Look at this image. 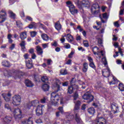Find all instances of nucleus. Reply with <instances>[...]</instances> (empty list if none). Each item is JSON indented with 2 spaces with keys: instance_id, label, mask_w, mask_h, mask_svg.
Instances as JSON below:
<instances>
[{
  "instance_id": "obj_11",
  "label": "nucleus",
  "mask_w": 124,
  "mask_h": 124,
  "mask_svg": "<svg viewBox=\"0 0 124 124\" xmlns=\"http://www.w3.org/2000/svg\"><path fill=\"white\" fill-rule=\"evenodd\" d=\"M1 95L6 102L10 101L11 99V93L10 92H8V93H3L1 94Z\"/></svg>"
},
{
  "instance_id": "obj_46",
  "label": "nucleus",
  "mask_w": 124,
  "mask_h": 124,
  "mask_svg": "<svg viewBox=\"0 0 124 124\" xmlns=\"http://www.w3.org/2000/svg\"><path fill=\"white\" fill-rule=\"evenodd\" d=\"M5 109H7L8 110H10V111H12V109H11V108L10 107V106H9V104H5Z\"/></svg>"
},
{
  "instance_id": "obj_7",
  "label": "nucleus",
  "mask_w": 124,
  "mask_h": 124,
  "mask_svg": "<svg viewBox=\"0 0 124 124\" xmlns=\"http://www.w3.org/2000/svg\"><path fill=\"white\" fill-rule=\"evenodd\" d=\"M13 113L16 120H21V119L23 118V115H22V111H21L20 108H15Z\"/></svg>"
},
{
  "instance_id": "obj_37",
  "label": "nucleus",
  "mask_w": 124,
  "mask_h": 124,
  "mask_svg": "<svg viewBox=\"0 0 124 124\" xmlns=\"http://www.w3.org/2000/svg\"><path fill=\"white\" fill-rule=\"evenodd\" d=\"M83 43L84 47H89L90 45L89 44V41H88V40H84Z\"/></svg>"
},
{
  "instance_id": "obj_26",
  "label": "nucleus",
  "mask_w": 124,
  "mask_h": 124,
  "mask_svg": "<svg viewBox=\"0 0 124 124\" xmlns=\"http://www.w3.org/2000/svg\"><path fill=\"white\" fill-rule=\"evenodd\" d=\"M8 14L10 17L12 19H16V14H15L12 11H9Z\"/></svg>"
},
{
  "instance_id": "obj_14",
  "label": "nucleus",
  "mask_w": 124,
  "mask_h": 124,
  "mask_svg": "<svg viewBox=\"0 0 124 124\" xmlns=\"http://www.w3.org/2000/svg\"><path fill=\"white\" fill-rule=\"evenodd\" d=\"M1 64L2 66H4V67H11V64L10 63V62L9 61L4 60L1 62Z\"/></svg>"
},
{
  "instance_id": "obj_10",
  "label": "nucleus",
  "mask_w": 124,
  "mask_h": 124,
  "mask_svg": "<svg viewBox=\"0 0 124 124\" xmlns=\"http://www.w3.org/2000/svg\"><path fill=\"white\" fill-rule=\"evenodd\" d=\"M43 107H44V106L42 105H39L38 106H37L36 109H35L36 115L37 116H41V115H43Z\"/></svg>"
},
{
  "instance_id": "obj_32",
  "label": "nucleus",
  "mask_w": 124,
  "mask_h": 124,
  "mask_svg": "<svg viewBox=\"0 0 124 124\" xmlns=\"http://www.w3.org/2000/svg\"><path fill=\"white\" fill-rule=\"evenodd\" d=\"M74 90V89H73V87H72V86L71 85L70 86L68 87L67 93L69 94H71L73 93Z\"/></svg>"
},
{
  "instance_id": "obj_5",
  "label": "nucleus",
  "mask_w": 124,
  "mask_h": 124,
  "mask_svg": "<svg viewBox=\"0 0 124 124\" xmlns=\"http://www.w3.org/2000/svg\"><path fill=\"white\" fill-rule=\"evenodd\" d=\"M21 96L15 95L12 98V104L14 106H18L21 103Z\"/></svg>"
},
{
  "instance_id": "obj_49",
  "label": "nucleus",
  "mask_w": 124,
  "mask_h": 124,
  "mask_svg": "<svg viewBox=\"0 0 124 124\" xmlns=\"http://www.w3.org/2000/svg\"><path fill=\"white\" fill-rule=\"evenodd\" d=\"M47 110L53 111V108H52V105H51V104L47 105Z\"/></svg>"
},
{
  "instance_id": "obj_27",
  "label": "nucleus",
  "mask_w": 124,
  "mask_h": 124,
  "mask_svg": "<svg viewBox=\"0 0 124 124\" xmlns=\"http://www.w3.org/2000/svg\"><path fill=\"white\" fill-rule=\"evenodd\" d=\"M16 24L17 28L19 30H23V23L20 21H16Z\"/></svg>"
},
{
  "instance_id": "obj_12",
  "label": "nucleus",
  "mask_w": 124,
  "mask_h": 124,
  "mask_svg": "<svg viewBox=\"0 0 124 124\" xmlns=\"http://www.w3.org/2000/svg\"><path fill=\"white\" fill-rule=\"evenodd\" d=\"M110 108L113 114H117V113H118V111H119V106H118V105L116 103H113L111 104Z\"/></svg>"
},
{
  "instance_id": "obj_21",
  "label": "nucleus",
  "mask_w": 124,
  "mask_h": 124,
  "mask_svg": "<svg viewBox=\"0 0 124 124\" xmlns=\"http://www.w3.org/2000/svg\"><path fill=\"white\" fill-rule=\"evenodd\" d=\"M110 72H111V70L109 68L108 69V71L106 72H103L102 71V75L104 77H105L106 78H108L110 76Z\"/></svg>"
},
{
  "instance_id": "obj_59",
  "label": "nucleus",
  "mask_w": 124,
  "mask_h": 124,
  "mask_svg": "<svg viewBox=\"0 0 124 124\" xmlns=\"http://www.w3.org/2000/svg\"><path fill=\"white\" fill-rule=\"evenodd\" d=\"M51 46H54V47H57L58 42H57V41H54L53 43L51 44Z\"/></svg>"
},
{
  "instance_id": "obj_57",
  "label": "nucleus",
  "mask_w": 124,
  "mask_h": 124,
  "mask_svg": "<svg viewBox=\"0 0 124 124\" xmlns=\"http://www.w3.org/2000/svg\"><path fill=\"white\" fill-rule=\"evenodd\" d=\"M103 19H108V16H107V13L103 14Z\"/></svg>"
},
{
  "instance_id": "obj_1",
  "label": "nucleus",
  "mask_w": 124,
  "mask_h": 124,
  "mask_svg": "<svg viewBox=\"0 0 124 124\" xmlns=\"http://www.w3.org/2000/svg\"><path fill=\"white\" fill-rule=\"evenodd\" d=\"M58 92L59 90H56L51 93L50 102H51L52 105H54V106H56L60 101V96L57 93Z\"/></svg>"
},
{
  "instance_id": "obj_16",
  "label": "nucleus",
  "mask_w": 124,
  "mask_h": 124,
  "mask_svg": "<svg viewBox=\"0 0 124 124\" xmlns=\"http://www.w3.org/2000/svg\"><path fill=\"white\" fill-rule=\"evenodd\" d=\"M89 69V64L87 62H85L83 63L82 72L86 73L88 71Z\"/></svg>"
},
{
  "instance_id": "obj_3",
  "label": "nucleus",
  "mask_w": 124,
  "mask_h": 124,
  "mask_svg": "<svg viewBox=\"0 0 124 124\" xmlns=\"http://www.w3.org/2000/svg\"><path fill=\"white\" fill-rule=\"evenodd\" d=\"M66 6L68 7L69 10L72 14V15H75L78 14V10L75 9V6L73 4V3L70 0L66 2Z\"/></svg>"
},
{
  "instance_id": "obj_51",
  "label": "nucleus",
  "mask_w": 124,
  "mask_h": 124,
  "mask_svg": "<svg viewBox=\"0 0 124 124\" xmlns=\"http://www.w3.org/2000/svg\"><path fill=\"white\" fill-rule=\"evenodd\" d=\"M16 45L15 44H12L11 46L9 47V49L12 51L15 48Z\"/></svg>"
},
{
  "instance_id": "obj_41",
  "label": "nucleus",
  "mask_w": 124,
  "mask_h": 124,
  "mask_svg": "<svg viewBox=\"0 0 124 124\" xmlns=\"http://www.w3.org/2000/svg\"><path fill=\"white\" fill-rule=\"evenodd\" d=\"M89 66H90V67H92V68H93V69H96V67H95V65H94V63H93V62L89 63Z\"/></svg>"
},
{
  "instance_id": "obj_39",
  "label": "nucleus",
  "mask_w": 124,
  "mask_h": 124,
  "mask_svg": "<svg viewBox=\"0 0 124 124\" xmlns=\"http://www.w3.org/2000/svg\"><path fill=\"white\" fill-rule=\"evenodd\" d=\"M34 80L35 82H38L40 80L39 76L37 75H34Z\"/></svg>"
},
{
  "instance_id": "obj_47",
  "label": "nucleus",
  "mask_w": 124,
  "mask_h": 124,
  "mask_svg": "<svg viewBox=\"0 0 124 124\" xmlns=\"http://www.w3.org/2000/svg\"><path fill=\"white\" fill-rule=\"evenodd\" d=\"M118 52L119 53H120L122 57H124V52H123V51H122V48H121V47H118Z\"/></svg>"
},
{
  "instance_id": "obj_48",
  "label": "nucleus",
  "mask_w": 124,
  "mask_h": 124,
  "mask_svg": "<svg viewBox=\"0 0 124 124\" xmlns=\"http://www.w3.org/2000/svg\"><path fill=\"white\" fill-rule=\"evenodd\" d=\"M101 120H104L103 118H100L97 121L96 124H104L102 122H101Z\"/></svg>"
},
{
  "instance_id": "obj_34",
  "label": "nucleus",
  "mask_w": 124,
  "mask_h": 124,
  "mask_svg": "<svg viewBox=\"0 0 124 124\" xmlns=\"http://www.w3.org/2000/svg\"><path fill=\"white\" fill-rule=\"evenodd\" d=\"M119 89L121 92H124V84L120 83L119 84Z\"/></svg>"
},
{
  "instance_id": "obj_50",
  "label": "nucleus",
  "mask_w": 124,
  "mask_h": 124,
  "mask_svg": "<svg viewBox=\"0 0 124 124\" xmlns=\"http://www.w3.org/2000/svg\"><path fill=\"white\" fill-rule=\"evenodd\" d=\"M87 60L89 61L90 63L93 62V59L91 56L87 57Z\"/></svg>"
},
{
  "instance_id": "obj_62",
  "label": "nucleus",
  "mask_w": 124,
  "mask_h": 124,
  "mask_svg": "<svg viewBox=\"0 0 124 124\" xmlns=\"http://www.w3.org/2000/svg\"><path fill=\"white\" fill-rule=\"evenodd\" d=\"M124 8L123 9H120V11L119 12V15H124Z\"/></svg>"
},
{
  "instance_id": "obj_20",
  "label": "nucleus",
  "mask_w": 124,
  "mask_h": 124,
  "mask_svg": "<svg viewBox=\"0 0 124 124\" xmlns=\"http://www.w3.org/2000/svg\"><path fill=\"white\" fill-rule=\"evenodd\" d=\"M55 28L57 31H60L62 30V25L61 24V23L60 22V20H58L55 25Z\"/></svg>"
},
{
  "instance_id": "obj_56",
  "label": "nucleus",
  "mask_w": 124,
  "mask_h": 124,
  "mask_svg": "<svg viewBox=\"0 0 124 124\" xmlns=\"http://www.w3.org/2000/svg\"><path fill=\"white\" fill-rule=\"evenodd\" d=\"M26 20H28V21H30V22H32V21H33L32 18L30 16H26Z\"/></svg>"
},
{
  "instance_id": "obj_63",
  "label": "nucleus",
  "mask_w": 124,
  "mask_h": 124,
  "mask_svg": "<svg viewBox=\"0 0 124 124\" xmlns=\"http://www.w3.org/2000/svg\"><path fill=\"white\" fill-rule=\"evenodd\" d=\"M64 48L66 49H70V45L69 44H66V45L64 46Z\"/></svg>"
},
{
  "instance_id": "obj_33",
  "label": "nucleus",
  "mask_w": 124,
  "mask_h": 124,
  "mask_svg": "<svg viewBox=\"0 0 124 124\" xmlns=\"http://www.w3.org/2000/svg\"><path fill=\"white\" fill-rule=\"evenodd\" d=\"M73 97L74 98V100H77L78 98L79 97V94H78V92H76L73 95Z\"/></svg>"
},
{
  "instance_id": "obj_45",
  "label": "nucleus",
  "mask_w": 124,
  "mask_h": 124,
  "mask_svg": "<svg viewBox=\"0 0 124 124\" xmlns=\"http://www.w3.org/2000/svg\"><path fill=\"white\" fill-rule=\"evenodd\" d=\"M73 55H74V51H72L68 55V58L69 59H72Z\"/></svg>"
},
{
  "instance_id": "obj_4",
  "label": "nucleus",
  "mask_w": 124,
  "mask_h": 124,
  "mask_svg": "<svg viewBox=\"0 0 124 124\" xmlns=\"http://www.w3.org/2000/svg\"><path fill=\"white\" fill-rule=\"evenodd\" d=\"M82 98H83L84 100H87V102L88 103H91V102H93V99H94V97L91 93V92H87L83 94Z\"/></svg>"
},
{
  "instance_id": "obj_22",
  "label": "nucleus",
  "mask_w": 124,
  "mask_h": 124,
  "mask_svg": "<svg viewBox=\"0 0 124 124\" xmlns=\"http://www.w3.org/2000/svg\"><path fill=\"white\" fill-rule=\"evenodd\" d=\"M42 89L44 92H48L50 89V86L47 84H44L42 86Z\"/></svg>"
},
{
  "instance_id": "obj_23",
  "label": "nucleus",
  "mask_w": 124,
  "mask_h": 124,
  "mask_svg": "<svg viewBox=\"0 0 124 124\" xmlns=\"http://www.w3.org/2000/svg\"><path fill=\"white\" fill-rule=\"evenodd\" d=\"M88 112L90 114V115H94V113H95V109L93 108H89L87 110Z\"/></svg>"
},
{
  "instance_id": "obj_61",
  "label": "nucleus",
  "mask_w": 124,
  "mask_h": 124,
  "mask_svg": "<svg viewBox=\"0 0 124 124\" xmlns=\"http://www.w3.org/2000/svg\"><path fill=\"white\" fill-rule=\"evenodd\" d=\"M39 24V28H41V29H43V30H44V29H45V25L41 23H40Z\"/></svg>"
},
{
  "instance_id": "obj_30",
  "label": "nucleus",
  "mask_w": 124,
  "mask_h": 124,
  "mask_svg": "<svg viewBox=\"0 0 124 124\" xmlns=\"http://www.w3.org/2000/svg\"><path fill=\"white\" fill-rule=\"evenodd\" d=\"M41 37L42 39H43V40H44L45 41H47V40H49V37L47 34L45 33H43V34H42Z\"/></svg>"
},
{
  "instance_id": "obj_44",
  "label": "nucleus",
  "mask_w": 124,
  "mask_h": 124,
  "mask_svg": "<svg viewBox=\"0 0 124 124\" xmlns=\"http://www.w3.org/2000/svg\"><path fill=\"white\" fill-rule=\"evenodd\" d=\"M27 124H33V122L31 120V117H29L28 119L27 120Z\"/></svg>"
},
{
  "instance_id": "obj_58",
  "label": "nucleus",
  "mask_w": 124,
  "mask_h": 124,
  "mask_svg": "<svg viewBox=\"0 0 124 124\" xmlns=\"http://www.w3.org/2000/svg\"><path fill=\"white\" fill-rule=\"evenodd\" d=\"M29 52L30 54H31V55L32 54H34V49L33 48H31L29 50Z\"/></svg>"
},
{
  "instance_id": "obj_43",
  "label": "nucleus",
  "mask_w": 124,
  "mask_h": 124,
  "mask_svg": "<svg viewBox=\"0 0 124 124\" xmlns=\"http://www.w3.org/2000/svg\"><path fill=\"white\" fill-rule=\"evenodd\" d=\"M96 48L97 50H99V48H98L97 46H94L92 49L93 54H94V55H98V53H97V52L94 51V48Z\"/></svg>"
},
{
  "instance_id": "obj_54",
  "label": "nucleus",
  "mask_w": 124,
  "mask_h": 124,
  "mask_svg": "<svg viewBox=\"0 0 124 124\" xmlns=\"http://www.w3.org/2000/svg\"><path fill=\"white\" fill-rule=\"evenodd\" d=\"M23 57L25 60H28L29 57H30V54L26 53L23 55Z\"/></svg>"
},
{
  "instance_id": "obj_9",
  "label": "nucleus",
  "mask_w": 124,
  "mask_h": 124,
  "mask_svg": "<svg viewBox=\"0 0 124 124\" xmlns=\"http://www.w3.org/2000/svg\"><path fill=\"white\" fill-rule=\"evenodd\" d=\"M6 11L2 9L0 12V24H2L6 20Z\"/></svg>"
},
{
  "instance_id": "obj_29",
  "label": "nucleus",
  "mask_w": 124,
  "mask_h": 124,
  "mask_svg": "<svg viewBox=\"0 0 124 124\" xmlns=\"http://www.w3.org/2000/svg\"><path fill=\"white\" fill-rule=\"evenodd\" d=\"M12 37V34H8L7 35V39H8V43L9 44H12L13 43V40L11 39Z\"/></svg>"
},
{
  "instance_id": "obj_2",
  "label": "nucleus",
  "mask_w": 124,
  "mask_h": 124,
  "mask_svg": "<svg viewBox=\"0 0 124 124\" xmlns=\"http://www.w3.org/2000/svg\"><path fill=\"white\" fill-rule=\"evenodd\" d=\"M27 32L24 31L20 33V38L22 41H21V43L19 44V46L21 48V49L22 52H25L26 51V41L24 40L27 38Z\"/></svg>"
},
{
  "instance_id": "obj_60",
  "label": "nucleus",
  "mask_w": 124,
  "mask_h": 124,
  "mask_svg": "<svg viewBox=\"0 0 124 124\" xmlns=\"http://www.w3.org/2000/svg\"><path fill=\"white\" fill-rule=\"evenodd\" d=\"M62 86H63V87H67V86H68V81H65V82H63L62 84Z\"/></svg>"
},
{
  "instance_id": "obj_19",
  "label": "nucleus",
  "mask_w": 124,
  "mask_h": 124,
  "mask_svg": "<svg viewBox=\"0 0 124 124\" xmlns=\"http://www.w3.org/2000/svg\"><path fill=\"white\" fill-rule=\"evenodd\" d=\"M80 4L82 6H84V7H87L88 5H90V2L89 0H83L80 1Z\"/></svg>"
},
{
  "instance_id": "obj_64",
  "label": "nucleus",
  "mask_w": 124,
  "mask_h": 124,
  "mask_svg": "<svg viewBox=\"0 0 124 124\" xmlns=\"http://www.w3.org/2000/svg\"><path fill=\"white\" fill-rule=\"evenodd\" d=\"M51 62H52V60L47 59V65H51Z\"/></svg>"
},
{
  "instance_id": "obj_52",
  "label": "nucleus",
  "mask_w": 124,
  "mask_h": 124,
  "mask_svg": "<svg viewBox=\"0 0 124 124\" xmlns=\"http://www.w3.org/2000/svg\"><path fill=\"white\" fill-rule=\"evenodd\" d=\"M20 16L21 17L22 19L23 18H25V13L24 12V11H22L20 12Z\"/></svg>"
},
{
  "instance_id": "obj_15",
  "label": "nucleus",
  "mask_w": 124,
  "mask_h": 124,
  "mask_svg": "<svg viewBox=\"0 0 124 124\" xmlns=\"http://www.w3.org/2000/svg\"><path fill=\"white\" fill-rule=\"evenodd\" d=\"M25 84L26 87H28V88H32V87L34 86V84H33L32 82L28 79H25Z\"/></svg>"
},
{
  "instance_id": "obj_13",
  "label": "nucleus",
  "mask_w": 124,
  "mask_h": 124,
  "mask_svg": "<svg viewBox=\"0 0 124 124\" xmlns=\"http://www.w3.org/2000/svg\"><path fill=\"white\" fill-rule=\"evenodd\" d=\"M25 63L26 67L28 69H31V68L33 67V64H32V61L31 58L29 60L26 61Z\"/></svg>"
},
{
  "instance_id": "obj_36",
  "label": "nucleus",
  "mask_w": 124,
  "mask_h": 124,
  "mask_svg": "<svg viewBox=\"0 0 124 124\" xmlns=\"http://www.w3.org/2000/svg\"><path fill=\"white\" fill-rule=\"evenodd\" d=\"M70 84V86H73L74 85H75V84H76V79H75V78H72L71 79Z\"/></svg>"
},
{
  "instance_id": "obj_42",
  "label": "nucleus",
  "mask_w": 124,
  "mask_h": 124,
  "mask_svg": "<svg viewBox=\"0 0 124 124\" xmlns=\"http://www.w3.org/2000/svg\"><path fill=\"white\" fill-rule=\"evenodd\" d=\"M36 34H37V32L35 31L31 32V37H35V36H36Z\"/></svg>"
},
{
  "instance_id": "obj_53",
  "label": "nucleus",
  "mask_w": 124,
  "mask_h": 124,
  "mask_svg": "<svg viewBox=\"0 0 124 124\" xmlns=\"http://www.w3.org/2000/svg\"><path fill=\"white\" fill-rule=\"evenodd\" d=\"M72 86L74 90H78V89H79V86L78 85H77L76 84L72 85Z\"/></svg>"
},
{
  "instance_id": "obj_35",
  "label": "nucleus",
  "mask_w": 124,
  "mask_h": 124,
  "mask_svg": "<svg viewBox=\"0 0 124 124\" xmlns=\"http://www.w3.org/2000/svg\"><path fill=\"white\" fill-rule=\"evenodd\" d=\"M60 73L61 75H66L67 74V71H66V69H61L60 70Z\"/></svg>"
},
{
  "instance_id": "obj_24",
  "label": "nucleus",
  "mask_w": 124,
  "mask_h": 124,
  "mask_svg": "<svg viewBox=\"0 0 124 124\" xmlns=\"http://www.w3.org/2000/svg\"><path fill=\"white\" fill-rule=\"evenodd\" d=\"M76 121L78 124H82V120L80 118V116H79V114L78 113L76 114Z\"/></svg>"
},
{
  "instance_id": "obj_28",
  "label": "nucleus",
  "mask_w": 124,
  "mask_h": 124,
  "mask_svg": "<svg viewBox=\"0 0 124 124\" xmlns=\"http://www.w3.org/2000/svg\"><path fill=\"white\" fill-rule=\"evenodd\" d=\"M41 79L43 83H48L49 82V79L48 78V77L46 76L42 77Z\"/></svg>"
},
{
  "instance_id": "obj_6",
  "label": "nucleus",
  "mask_w": 124,
  "mask_h": 124,
  "mask_svg": "<svg viewBox=\"0 0 124 124\" xmlns=\"http://www.w3.org/2000/svg\"><path fill=\"white\" fill-rule=\"evenodd\" d=\"M21 96L15 95L12 98V104L14 106H18L21 103Z\"/></svg>"
},
{
  "instance_id": "obj_31",
  "label": "nucleus",
  "mask_w": 124,
  "mask_h": 124,
  "mask_svg": "<svg viewBox=\"0 0 124 124\" xmlns=\"http://www.w3.org/2000/svg\"><path fill=\"white\" fill-rule=\"evenodd\" d=\"M112 79L113 80L109 82V85L111 86V85H115L116 84V82H118V79L113 76Z\"/></svg>"
},
{
  "instance_id": "obj_17",
  "label": "nucleus",
  "mask_w": 124,
  "mask_h": 124,
  "mask_svg": "<svg viewBox=\"0 0 124 124\" xmlns=\"http://www.w3.org/2000/svg\"><path fill=\"white\" fill-rule=\"evenodd\" d=\"M65 36H67L66 39L67 40H68V41H69V42H70V43H71V42H73V40H74V38H73V36H72V35H71V34H67V35H64V36H63V37H64Z\"/></svg>"
},
{
  "instance_id": "obj_55",
  "label": "nucleus",
  "mask_w": 124,
  "mask_h": 124,
  "mask_svg": "<svg viewBox=\"0 0 124 124\" xmlns=\"http://www.w3.org/2000/svg\"><path fill=\"white\" fill-rule=\"evenodd\" d=\"M42 123H43L42 120H41L40 119H38L35 120L36 124H42Z\"/></svg>"
},
{
  "instance_id": "obj_8",
  "label": "nucleus",
  "mask_w": 124,
  "mask_h": 124,
  "mask_svg": "<svg viewBox=\"0 0 124 124\" xmlns=\"http://www.w3.org/2000/svg\"><path fill=\"white\" fill-rule=\"evenodd\" d=\"M100 7L98 4V3H95L92 5L91 10L92 13L94 14V15H96L99 12V9Z\"/></svg>"
},
{
  "instance_id": "obj_18",
  "label": "nucleus",
  "mask_w": 124,
  "mask_h": 124,
  "mask_svg": "<svg viewBox=\"0 0 124 124\" xmlns=\"http://www.w3.org/2000/svg\"><path fill=\"white\" fill-rule=\"evenodd\" d=\"M36 51L37 53V54L39 56H41L43 54V49H42V48L39 46H37L36 47Z\"/></svg>"
},
{
  "instance_id": "obj_25",
  "label": "nucleus",
  "mask_w": 124,
  "mask_h": 124,
  "mask_svg": "<svg viewBox=\"0 0 124 124\" xmlns=\"http://www.w3.org/2000/svg\"><path fill=\"white\" fill-rule=\"evenodd\" d=\"M11 121H12V118H11V117L6 116L4 118V122H5L6 124H9Z\"/></svg>"
},
{
  "instance_id": "obj_38",
  "label": "nucleus",
  "mask_w": 124,
  "mask_h": 124,
  "mask_svg": "<svg viewBox=\"0 0 124 124\" xmlns=\"http://www.w3.org/2000/svg\"><path fill=\"white\" fill-rule=\"evenodd\" d=\"M31 106H33V107H36V105L37 104V101L36 100H34L32 101L31 103Z\"/></svg>"
},
{
  "instance_id": "obj_40",
  "label": "nucleus",
  "mask_w": 124,
  "mask_h": 124,
  "mask_svg": "<svg viewBox=\"0 0 124 124\" xmlns=\"http://www.w3.org/2000/svg\"><path fill=\"white\" fill-rule=\"evenodd\" d=\"M35 25V22H32L28 26V28L29 29H33V27Z\"/></svg>"
}]
</instances>
